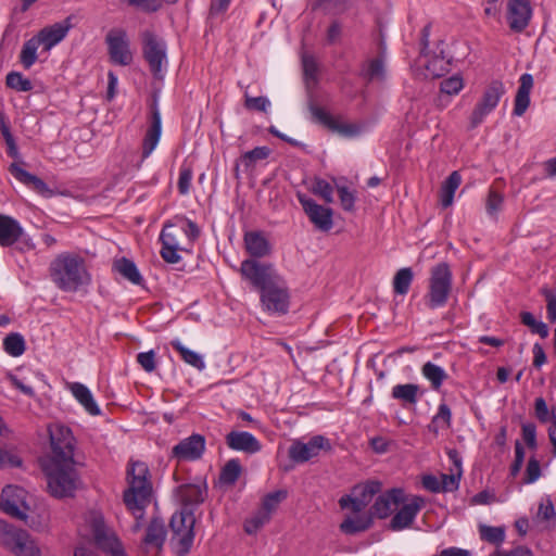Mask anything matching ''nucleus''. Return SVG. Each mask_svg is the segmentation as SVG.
I'll return each mask as SVG.
<instances>
[{
    "instance_id": "39",
    "label": "nucleus",
    "mask_w": 556,
    "mask_h": 556,
    "mask_svg": "<svg viewBox=\"0 0 556 556\" xmlns=\"http://www.w3.org/2000/svg\"><path fill=\"white\" fill-rule=\"evenodd\" d=\"M361 75L372 80H383L386 77L384 59L382 55L367 61L362 70Z\"/></svg>"
},
{
    "instance_id": "54",
    "label": "nucleus",
    "mask_w": 556,
    "mask_h": 556,
    "mask_svg": "<svg viewBox=\"0 0 556 556\" xmlns=\"http://www.w3.org/2000/svg\"><path fill=\"white\" fill-rule=\"evenodd\" d=\"M312 192L320 197L326 203H332L333 201V188L328 181L324 179H315L312 187Z\"/></svg>"
},
{
    "instance_id": "19",
    "label": "nucleus",
    "mask_w": 556,
    "mask_h": 556,
    "mask_svg": "<svg viewBox=\"0 0 556 556\" xmlns=\"http://www.w3.org/2000/svg\"><path fill=\"white\" fill-rule=\"evenodd\" d=\"M532 16L530 0H508L507 21L510 29L521 33L527 28Z\"/></svg>"
},
{
    "instance_id": "9",
    "label": "nucleus",
    "mask_w": 556,
    "mask_h": 556,
    "mask_svg": "<svg viewBox=\"0 0 556 556\" xmlns=\"http://www.w3.org/2000/svg\"><path fill=\"white\" fill-rule=\"evenodd\" d=\"M505 92L506 90L504 84L501 80H493L490 83L471 113V128L478 127L484 121V118L495 110Z\"/></svg>"
},
{
    "instance_id": "7",
    "label": "nucleus",
    "mask_w": 556,
    "mask_h": 556,
    "mask_svg": "<svg viewBox=\"0 0 556 556\" xmlns=\"http://www.w3.org/2000/svg\"><path fill=\"white\" fill-rule=\"evenodd\" d=\"M240 273L258 292L281 278L273 264L258 262L253 258L241 262Z\"/></svg>"
},
{
    "instance_id": "27",
    "label": "nucleus",
    "mask_w": 556,
    "mask_h": 556,
    "mask_svg": "<svg viewBox=\"0 0 556 556\" xmlns=\"http://www.w3.org/2000/svg\"><path fill=\"white\" fill-rule=\"evenodd\" d=\"M519 87L515 97L514 115L522 116L530 104V92L533 88V77L525 73L519 78Z\"/></svg>"
},
{
    "instance_id": "46",
    "label": "nucleus",
    "mask_w": 556,
    "mask_h": 556,
    "mask_svg": "<svg viewBox=\"0 0 556 556\" xmlns=\"http://www.w3.org/2000/svg\"><path fill=\"white\" fill-rule=\"evenodd\" d=\"M241 473V465L238 459H230L223 467L219 480L224 484H233Z\"/></svg>"
},
{
    "instance_id": "14",
    "label": "nucleus",
    "mask_w": 556,
    "mask_h": 556,
    "mask_svg": "<svg viewBox=\"0 0 556 556\" xmlns=\"http://www.w3.org/2000/svg\"><path fill=\"white\" fill-rule=\"evenodd\" d=\"M298 200L305 214L317 229L328 231L332 228L333 220L331 208L317 204L313 199L303 193H298Z\"/></svg>"
},
{
    "instance_id": "11",
    "label": "nucleus",
    "mask_w": 556,
    "mask_h": 556,
    "mask_svg": "<svg viewBox=\"0 0 556 556\" xmlns=\"http://www.w3.org/2000/svg\"><path fill=\"white\" fill-rule=\"evenodd\" d=\"M182 232L184 229L178 228V224L175 220L168 222L164 225L160 235V240L162 242L160 254L166 263L176 264L180 262L181 257L179 252L187 251V249L180 243Z\"/></svg>"
},
{
    "instance_id": "1",
    "label": "nucleus",
    "mask_w": 556,
    "mask_h": 556,
    "mask_svg": "<svg viewBox=\"0 0 556 556\" xmlns=\"http://www.w3.org/2000/svg\"><path fill=\"white\" fill-rule=\"evenodd\" d=\"M49 275L54 286L66 293H76L91 283L85 258L74 252L58 254L49 265Z\"/></svg>"
},
{
    "instance_id": "24",
    "label": "nucleus",
    "mask_w": 556,
    "mask_h": 556,
    "mask_svg": "<svg viewBox=\"0 0 556 556\" xmlns=\"http://www.w3.org/2000/svg\"><path fill=\"white\" fill-rule=\"evenodd\" d=\"M226 444L233 451H241L249 454L257 453L262 445L258 440L245 431H231L226 435Z\"/></svg>"
},
{
    "instance_id": "26",
    "label": "nucleus",
    "mask_w": 556,
    "mask_h": 556,
    "mask_svg": "<svg viewBox=\"0 0 556 556\" xmlns=\"http://www.w3.org/2000/svg\"><path fill=\"white\" fill-rule=\"evenodd\" d=\"M247 252L254 258L268 256L271 245L262 231H247L243 237Z\"/></svg>"
},
{
    "instance_id": "52",
    "label": "nucleus",
    "mask_w": 556,
    "mask_h": 556,
    "mask_svg": "<svg viewBox=\"0 0 556 556\" xmlns=\"http://www.w3.org/2000/svg\"><path fill=\"white\" fill-rule=\"evenodd\" d=\"M7 86L17 91H29L33 89V84L29 79L25 78L18 72H11L7 75Z\"/></svg>"
},
{
    "instance_id": "28",
    "label": "nucleus",
    "mask_w": 556,
    "mask_h": 556,
    "mask_svg": "<svg viewBox=\"0 0 556 556\" xmlns=\"http://www.w3.org/2000/svg\"><path fill=\"white\" fill-rule=\"evenodd\" d=\"M451 56L445 54L444 42H440L437 50L428 59L426 70L432 77H441L450 71Z\"/></svg>"
},
{
    "instance_id": "34",
    "label": "nucleus",
    "mask_w": 556,
    "mask_h": 556,
    "mask_svg": "<svg viewBox=\"0 0 556 556\" xmlns=\"http://www.w3.org/2000/svg\"><path fill=\"white\" fill-rule=\"evenodd\" d=\"M462 184V176L458 172H453L444 180L440 190V201L444 208L451 206L454 201V194Z\"/></svg>"
},
{
    "instance_id": "3",
    "label": "nucleus",
    "mask_w": 556,
    "mask_h": 556,
    "mask_svg": "<svg viewBox=\"0 0 556 556\" xmlns=\"http://www.w3.org/2000/svg\"><path fill=\"white\" fill-rule=\"evenodd\" d=\"M85 529L97 547L108 556H127L122 542L101 511L90 510L85 515Z\"/></svg>"
},
{
    "instance_id": "21",
    "label": "nucleus",
    "mask_w": 556,
    "mask_h": 556,
    "mask_svg": "<svg viewBox=\"0 0 556 556\" xmlns=\"http://www.w3.org/2000/svg\"><path fill=\"white\" fill-rule=\"evenodd\" d=\"M403 502V490L391 489L377 497L371 508L372 514L380 519L387 518Z\"/></svg>"
},
{
    "instance_id": "40",
    "label": "nucleus",
    "mask_w": 556,
    "mask_h": 556,
    "mask_svg": "<svg viewBox=\"0 0 556 556\" xmlns=\"http://www.w3.org/2000/svg\"><path fill=\"white\" fill-rule=\"evenodd\" d=\"M371 518L369 516H355L348 517L341 525L340 529L345 534H356L366 531L371 526Z\"/></svg>"
},
{
    "instance_id": "5",
    "label": "nucleus",
    "mask_w": 556,
    "mask_h": 556,
    "mask_svg": "<svg viewBox=\"0 0 556 556\" xmlns=\"http://www.w3.org/2000/svg\"><path fill=\"white\" fill-rule=\"evenodd\" d=\"M452 271L447 263H439L431 268L427 305L434 309L446 304L452 290Z\"/></svg>"
},
{
    "instance_id": "4",
    "label": "nucleus",
    "mask_w": 556,
    "mask_h": 556,
    "mask_svg": "<svg viewBox=\"0 0 556 556\" xmlns=\"http://www.w3.org/2000/svg\"><path fill=\"white\" fill-rule=\"evenodd\" d=\"M47 483L54 497L72 496L78 486V476L74 468V459L61 462L50 460L46 467Z\"/></svg>"
},
{
    "instance_id": "59",
    "label": "nucleus",
    "mask_w": 556,
    "mask_h": 556,
    "mask_svg": "<svg viewBox=\"0 0 556 556\" xmlns=\"http://www.w3.org/2000/svg\"><path fill=\"white\" fill-rule=\"evenodd\" d=\"M192 176L193 172L190 166H181L177 184L178 191L180 194L185 195L189 193Z\"/></svg>"
},
{
    "instance_id": "64",
    "label": "nucleus",
    "mask_w": 556,
    "mask_h": 556,
    "mask_svg": "<svg viewBox=\"0 0 556 556\" xmlns=\"http://www.w3.org/2000/svg\"><path fill=\"white\" fill-rule=\"evenodd\" d=\"M343 31V24L339 20H332L326 30V41L328 45H336L340 41Z\"/></svg>"
},
{
    "instance_id": "36",
    "label": "nucleus",
    "mask_w": 556,
    "mask_h": 556,
    "mask_svg": "<svg viewBox=\"0 0 556 556\" xmlns=\"http://www.w3.org/2000/svg\"><path fill=\"white\" fill-rule=\"evenodd\" d=\"M194 522L195 519L192 510L184 508L172 516L169 526L173 534H176L186 530L192 531L194 529Z\"/></svg>"
},
{
    "instance_id": "41",
    "label": "nucleus",
    "mask_w": 556,
    "mask_h": 556,
    "mask_svg": "<svg viewBox=\"0 0 556 556\" xmlns=\"http://www.w3.org/2000/svg\"><path fill=\"white\" fill-rule=\"evenodd\" d=\"M479 535L480 539L484 542L493 544L495 546H500L506 536L505 527H492L486 525L479 526Z\"/></svg>"
},
{
    "instance_id": "35",
    "label": "nucleus",
    "mask_w": 556,
    "mask_h": 556,
    "mask_svg": "<svg viewBox=\"0 0 556 556\" xmlns=\"http://www.w3.org/2000/svg\"><path fill=\"white\" fill-rule=\"evenodd\" d=\"M452 424V412L447 404L441 403L437 414L428 425V430L438 435L441 430H447Z\"/></svg>"
},
{
    "instance_id": "55",
    "label": "nucleus",
    "mask_w": 556,
    "mask_h": 556,
    "mask_svg": "<svg viewBox=\"0 0 556 556\" xmlns=\"http://www.w3.org/2000/svg\"><path fill=\"white\" fill-rule=\"evenodd\" d=\"M174 220L178 224V228L184 229L182 236H186L190 242L199 237L200 229L192 220L181 216H176Z\"/></svg>"
},
{
    "instance_id": "51",
    "label": "nucleus",
    "mask_w": 556,
    "mask_h": 556,
    "mask_svg": "<svg viewBox=\"0 0 556 556\" xmlns=\"http://www.w3.org/2000/svg\"><path fill=\"white\" fill-rule=\"evenodd\" d=\"M504 203V195L494 189H490L485 202V210L489 216L496 218L498 212L502 210Z\"/></svg>"
},
{
    "instance_id": "33",
    "label": "nucleus",
    "mask_w": 556,
    "mask_h": 556,
    "mask_svg": "<svg viewBox=\"0 0 556 556\" xmlns=\"http://www.w3.org/2000/svg\"><path fill=\"white\" fill-rule=\"evenodd\" d=\"M113 269L132 285L141 286L143 278L137 265L129 258L122 257L113 263Z\"/></svg>"
},
{
    "instance_id": "62",
    "label": "nucleus",
    "mask_w": 556,
    "mask_h": 556,
    "mask_svg": "<svg viewBox=\"0 0 556 556\" xmlns=\"http://www.w3.org/2000/svg\"><path fill=\"white\" fill-rule=\"evenodd\" d=\"M329 129L345 137H353L359 134V127L357 125L341 123L337 118L333 119Z\"/></svg>"
},
{
    "instance_id": "2",
    "label": "nucleus",
    "mask_w": 556,
    "mask_h": 556,
    "mask_svg": "<svg viewBox=\"0 0 556 556\" xmlns=\"http://www.w3.org/2000/svg\"><path fill=\"white\" fill-rule=\"evenodd\" d=\"M149 468L143 462H131L127 469L128 489L124 492V503L137 519L134 531L141 528L140 519L150 504L152 485L148 479Z\"/></svg>"
},
{
    "instance_id": "6",
    "label": "nucleus",
    "mask_w": 556,
    "mask_h": 556,
    "mask_svg": "<svg viewBox=\"0 0 556 556\" xmlns=\"http://www.w3.org/2000/svg\"><path fill=\"white\" fill-rule=\"evenodd\" d=\"M3 528L1 538L3 546L14 556H41V551L31 535L23 529H17L0 522Z\"/></svg>"
},
{
    "instance_id": "57",
    "label": "nucleus",
    "mask_w": 556,
    "mask_h": 556,
    "mask_svg": "<svg viewBox=\"0 0 556 556\" xmlns=\"http://www.w3.org/2000/svg\"><path fill=\"white\" fill-rule=\"evenodd\" d=\"M286 492L283 491H276L273 493L267 494L263 498L262 503V510L267 511L269 516H271V513L275 511L279 505V503L286 497Z\"/></svg>"
},
{
    "instance_id": "49",
    "label": "nucleus",
    "mask_w": 556,
    "mask_h": 556,
    "mask_svg": "<svg viewBox=\"0 0 556 556\" xmlns=\"http://www.w3.org/2000/svg\"><path fill=\"white\" fill-rule=\"evenodd\" d=\"M381 483L379 481H368L365 484L356 485L353 494L358 495L362 500H366L368 505L372 497L381 491Z\"/></svg>"
},
{
    "instance_id": "58",
    "label": "nucleus",
    "mask_w": 556,
    "mask_h": 556,
    "mask_svg": "<svg viewBox=\"0 0 556 556\" xmlns=\"http://www.w3.org/2000/svg\"><path fill=\"white\" fill-rule=\"evenodd\" d=\"M244 106L248 110L266 112L270 106V101L266 97H250L245 93Z\"/></svg>"
},
{
    "instance_id": "10",
    "label": "nucleus",
    "mask_w": 556,
    "mask_h": 556,
    "mask_svg": "<svg viewBox=\"0 0 556 556\" xmlns=\"http://www.w3.org/2000/svg\"><path fill=\"white\" fill-rule=\"evenodd\" d=\"M51 443L50 460H72L74 457V438L68 427L54 424L49 427Z\"/></svg>"
},
{
    "instance_id": "17",
    "label": "nucleus",
    "mask_w": 556,
    "mask_h": 556,
    "mask_svg": "<svg viewBox=\"0 0 556 556\" xmlns=\"http://www.w3.org/2000/svg\"><path fill=\"white\" fill-rule=\"evenodd\" d=\"M162 135V118L157 105V99L154 98L150 105L149 127L142 140V160L149 157L159 144Z\"/></svg>"
},
{
    "instance_id": "60",
    "label": "nucleus",
    "mask_w": 556,
    "mask_h": 556,
    "mask_svg": "<svg viewBox=\"0 0 556 556\" xmlns=\"http://www.w3.org/2000/svg\"><path fill=\"white\" fill-rule=\"evenodd\" d=\"M308 109L315 122L323 124L327 128L333 123L334 117L325 109L313 103L309 104Z\"/></svg>"
},
{
    "instance_id": "48",
    "label": "nucleus",
    "mask_w": 556,
    "mask_h": 556,
    "mask_svg": "<svg viewBox=\"0 0 556 556\" xmlns=\"http://www.w3.org/2000/svg\"><path fill=\"white\" fill-rule=\"evenodd\" d=\"M270 154V149L267 147H256L251 151L243 153L240 157V162L245 168L254 166L257 161L265 160Z\"/></svg>"
},
{
    "instance_id": "32",
    "label": "nucleus",
    "mask_w": 556,
    "mask_h": 556,
    "mask_svg": "<svg viewBox=\"0 0 556 556\" xmlns=\"http://www.w3.org/2000/svg\"><path fill=\"white\" fill-rule=\"evenodd\" d=\"M206 494V486L201 484H185L177 490V495L185 508L203 503Z\"/></svg>"
},
{
    "instance_id": "22",
    "label": "nucleus",
    "mask_w": 556,
    "mask_h": 556,
    "mask_svg": "<svg viewBox=\"0 0 556 556\" xmlns=\"http://www.w3.org/2000/svg\"><path fill=\"white\" fill-rule=\"evenodd\" d=\"M167 530L163 519L153 518L146 530V535L142 540L143 546L147 552H160L166 541Z\"/></svg>"
},
{
    "instance_id": "53",
    "label": "nucleus",
    "mask_w": 556,
    "mask_h": 556,
    "mask_svg": "<svg viewBox=\"0 0 556 556\" xmlns=\"http://www.w3.org/2000/svg\"><path fill=\"white\" fill-rule=\"evenodd\" d=\"M350 0H319V7L325 14L339 15L349 8Z\"/></svg>"
},
{
    "instance_id": "47",
    "label": "nucleus",
    "mask_w": 556,
    "mask_h": 556,
    "mask_svg": "<svg viewBox=\"0 0 556 556\" xmlns=\"http://www.w3.org/2000/svg\"><path fill=\"white\" fill-rule=\"evenodd\" d=\"M521 323L529 327L532 333L539 334L541 338L548 336V327L543 321L536 320L530 312H522L520 314Z\"/></svg>"
},
{
    "instance_id": "37",
    "label": "nucleus",
    "mask_w": 556,
    "mask_h": 556,
    "mask_svg": "<svg viewBox=\"0 0 556 556\" xmlns=\"http://www.w3.org/2000/svg\"><path fill=\"white\" fill-rule=\"evenodd\" d=\"M170 345L175 351L179 353L182 361L188 365L197 368L198 370H203L205 368V363L203 357L194 351L186 348L179 339H175L170 341Z\"/></svg>"
},
{
    "instance_id": "23",
    "label": "nucleus",
    "mask_w": 556,
    "mask_h": 556,
    "mask_svg": "<svg viewBox=\"0 0 556 556\" xmlns=\"http://www.w3.org/2000/svg\"><path fill=\"white\" fill-rule=\"evenodd\" d=\"M9 172L16 180H18L20 182L24 184L27 187H30L33 190H35L37 193L43 197L50 198L54 194V192L48 187V185L41 178L23 169L17 163H12L9 166Z\"/></svg>"
},
{
    "instance_id": "56",
    "label": "nucleus",
    "mask_w": 556,
    "mask_h": 556,
    "mask_svg": "<svg viewBox=\"0 0 556 556\" xmlns=\"http://www.w3.org/2000/svg\"><path fill=\"white\" fill-rule=\"evenodd\" d=\"M22 458L13 450L0 447V469L22 466Z\"/></svg>"
},
{
    "instance_id": "20",
    "label": "nucleus",
    "mask_w": 556,
    "mask_h": 556,
    "mask_svg": "<svg viewBox=\"0 0 556 556\" xmlns=\"http://www.w3.org/2000/svg\"><path fill=\"white\" fill-rule=\"evenodd\" d=\"M205 451V439L201 434H192L178 444L173 450V456L179 460H197L201 458Z\"/></svg>"
},
{
    "instance_id": "30",
    "label": "nucleus",
    "mask_w": 556,
    "mask_h": 556,
    "mask_svg": "<svg viewBox=\"0 0 556 556\" xmlns=\"http://www.w3.org/2000/svg\"><path fill=\"white\" fill-rule=\"evenodd\" d=\"M23 229L14 218L0 214V245L10 247L22 236Z\"/></svg>"
},
{
    "instance_id": "43",
    "label": "nucleus",
    "mask_w": 556,
    "mask_h": 556,
    "mask_svg": "<svg viewBox=\"0 0 556 556\" xmlns=\"http://www.w3.org/2000/svg\"><path fill=\"white\" fill-rule=\"evenodd\" d=\"M41 42L36 37L27 40L22 48L20 60L25 68H30L37 60V50Z\"/></svg>"
},
{
    "instance_id": "44",
    "label": "nucleus",
    "mask_w": 556,
    "mask_h": 556,
    "mask_svg": "<svg viewBox=\"0 0 556 556\" xmlns=\"http://www.w3.org/2000/svg\"><path fill=\"white\" fill-rule=\"evenodd\" d=\"M413 277L414 275L409 267H404L397 270L393 278L394 292L401 295L406 294L409 290Z\"/></svg>"
},
{
    "instance_id": "16",
    "label": "nucleus",
    "mask_w": 556,
    "mask_h": 556,
    "mask_svg": "<svg viewBox=\"0 0 556 556\" xmlns=\"http://www.w3.org/2000/svg\"><path fill=\"white\" fill-rule=\"evenodd\" d=\"M106 43L112 61L118 65H128L132 61V54L129 50V43L126 31L123 29H112L106 35Z\"/></svg>"
},
{
    "instance_id": "25",
    "label": "nucleus",
    "mask_w": 556,
    "mask_h": 556,
    "mask_svg": "<svg viewBox=\"0 0 556 556\" xmlns=\"http://www.w3.org/2000/svg\"><path fill=\"white\" fill-rule=\"evenodd\" d=\"M71 17L65 18L61 23H55L52 26L45 27L39 31L37 38L45 46L46 50H50L52 47L62 41L72 28Z\"/></svg>"
},
{
    "instance_id": "18",
    "label": "nucleus",
    "mask_w": 556,
    "mask_h": 556,
    "mask_svg": "<svg viewBox=\"0 0 556 556\" xmlns=\"http://www.w3.org/2000/svg\"><path fill=\"white\" fill-rule=\"evenodd\" d=\"M401 504V508L390 521V529L393 531L409 528L420 509L425 506V500L420 496H413L407 502L404 500Z\"/></svg>"
},
{
    "instance_id": "63",
    "label": "nucleus",
    "mask_w": 556,
    "mask_h": 556,
    "mask_svg": "<svg viewBox=\"0 0 556 556\" xmlns=\"http://www.w3.org/2000/svg\"><path fill=\"white\" fill-rule=\"evenodd\" d=\"M341 508H351L354 513H361L366 506V500H362L358 495L342 496L339 501Z\"/></svg>"
},
{
    "instance_id": "29",
    "label": "nucleus",
    "mask_w": 556,
    "mask_h": 556,
    "mask_svg": "<svg viewBox=\"0 0 556 556\" xmlns=\"http://www.w3.org/2000/svg\"><path fill=\"white\" fill-rule=\"evenodd\" d=\"M68 389L88 414L92 416L101 414V409L96 403L91 391L85 384L80 382H72L68 384Z\"/></svg>"
},
{
    "instance_id": "13",
    "label": "nucleus",
    "mask_w": 556,
    "mask_h": 556,
    "mask_svg": "<svg viewBox=\"0 0 556 556\" xmlns=\"http://www.w3.org/2000/svg\"><path fill=\"white\" fill-rule=\"evenodd\" d=\"M331 450L329 440L323 435H315L304 443L294 441L289 447V457L294 463H305L319 455L320 451Z\"/></svg>"
},
{
    "instance_id": "31",
    "label": "nucleus",
    "mask_w": 556,
    "mask_h": 556,
    "mask_svg": "<svg viewBox=\"0 0 556 556\" xmlns=\"http://www.w3.org/2000/svg\"><path fill=\"white\" fill-rule=\"evenodd\" d=\"M422 395L420 388L415 383L396 384L392 388V399L399 401L403 406L416 405Z\"/></svg>"
},
{
    "instance_id": "42",
    "label": "nucleus",
    "mask_w": 556,
    "mask_h": 556,
    "mask_svg": "<svg viewBox=\"0 0 556 556\" xmlns=\"http://www.w3.org/2000/svg\"><path fill=\"white\" fill-rule=\"evenodd\" d=\"M422 375L431 382V387L434 390H439L443 383V381L447 378L445 370L431 363L428 362L422 366Z\"/></svg>"
},
{
    "instance_id": "38",
    "label": "nucleus",
    "mask_w": 556,
    "mask_h": 556,
    "mask_svg": "<svg viewBox=\"0 0 556 556\" xmlns=\"http://www.w3.org/2000/svg\"><path fill=\"white\" fill-rule=\"evenodd\" d=\"M194 540V530H186L172 535L170 544L177 556L189 554Z\"/></svg>"
},
{
    "instance_id": "45",
    "label": "nucleus",
    "mask_w": 556,
    "mask_h": 556,
    "mask_svg": "<svg viewBox=\"0 0 556 556\" xmlns=\"http://www.w3.org/2000/svg\"><path fill=\"white\" fill-rule=\"evenodd\" d=\"M4 351L11 356H21L25 351V341L20 333H10L3 340Z\"/></svg>"
},
{
    "instance_id": "15",
    "label": "nucleus",
    "mask_w": 556,
    "mask_h": 556,
    "mask_svg": "<svg viewBox=\"0 0 556 556\" xmlns=\"http://www.w3.org/2000/svg\"><path fill=\"white\" fill-rule=\"evenodd\" d=\"M143 55L152 74L161 78L163 64L166 62L165 46L150 31L143 34Z\"/></svg>"
},
{
    "instance_id": "61",
    "label": "nucleus",
    "mask_w": 556,
    "mask_h": 556,
    "mask_svg": "<svg viewBox=\"0 0 556 556\" xmlns=\"http://www.w3.org/2000/svg\"><path fill=\"white\" fill-rule=\"evenodd\" d=\"M462 77L455 75L441 81L440 89L446 94H457L463 89Z\"/></svg>"
},
{
    "instance_id": "12",
    "label": "nucleus",
    "mask_w": 556,
    "mask_h": 556,
    "mask_svg": "<svg viewBox=\"0 0 556 556\" xmlns=\"http://www.w3.org/2000/svg\"><path fill=\"white\" fill-rule=\"evenodd\" d=\"M27 492L17 485L3 488L0 497V509L13 518L25 521L29 509L26 504Z\"/></svg>"
},
{
    "instance_id": "50",
    "label": "nucleus",
    "mask_w": 556,
    "mask_h": 556,
    "mask_svg": "<svg viewBox=\"0 0 556 556\" xmlns=\"http://www.w3.org/2000/svg\"><path fill=\"white\" fill-rule=\"evenodd\" d=\"M269 520V514L260 509L252 517L245 520L244 530L248 534H254Z\"/></svg>"
},
{
    "instance_id": "8",
    "label": "nucleus",
    "mask_w": 556,
    "mask_h": 556,
    "mask_svg": "<svg viewBox=\"0 0 556 556\" xmlns=\"http://www.w3.org/2000/svg\"><path fill=\"white\" fill-rule=\"evenodd\" d=\"M290 291L281 277L260 292L263 309L273 315H286L290 308Z\"/></svg>"
}]
</instances>
